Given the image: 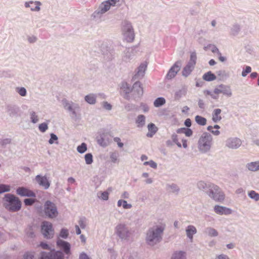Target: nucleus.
Wrapping results in <instances>:
<instances>
[{"label": "nucleus", "instance_id": "obj_1", "mask_svg": "<svg viewBox=\"0 0 259 259\" xmlns=\"http://www.w3.org/2000/svg\"><path fill=\"white\" fill-rule=\"evenodd\" d=\"M163 227H157L155 229L150 230L147 235V242L150 245H153L159 242L161 239Z\"/></svg>", "mask_w": 259, "mask_h": 259}, {"label": "nucleus", "instance_id": "obj_2", "mask_svg": "<svg viewBox=\"0 0 259 259\" xmlns=\"http://www.w3.org/2000/svg\"><path fill=\"white\" fill-rule=\"evenodd\" d=\"M6 201L8 202L7 208L13 211L19 210L21 208V203L19 199L14 195L8 194L5 197Z\"/></svg>", "mask_w": 259, "mask_h": 259}, {"label": "nucleus", "instance_id": "obj_3", "mask_svg": "<svg viewBox=\"0 0 259 259\" xmlns=\"http://www.w3.org/2000/svg\"><path fill=\"white\" fill-rule=\"evenodd\" d=\"M207 193L210 197L217 201H223L225 198L224 193L218 186L214 185L209 186V191Z\"/></svg>", "mask_w": 259, "mask_h": 259}, {"label": "nucleus", "instance_id": "obj_4", "mask_svg": "<svg viewBox=\"0 0 259 259\" xmlns=\"http://www.w3.org/2000/svg\"><path fill=\"white\" fill-rule=\"evenodd\" d=\"M44 211L47 216L50 218H54L58 215V211L55 205L50 201L45 204Z\"/></svg>", "mask_w": 259, "mask_h": 259}, {"label": "nucleus", "instance_id": "obj_5", "mask_svg": "<svg viewBox=\"0 0 259 259\" xmlns=\"http://www.w3.org/2000/svg\"><path fill=\"white\" fill-rule=\"evenodd\" d=\"M211 138L210 135L204 134L199 140V147L201 150L205 151L210 147Z\"/></svg>", "mask_w": 259, "mask_h": 259}, {"label": "nucleus", "instance_id": "obj_6", "mask_svg": "<svg viewBox=\"0 0 259 259\" xmlns=\"http://www.w3.org/2000/svg\"><path fill=\"white\" fill-rule=\"evenodd\" d=\"M123 31L126 40L127 42L133 41L135 38V34L131 24L127 22H124Z\"/></svg>", "mask_w": 259, "mask_h": 259}, {"label": "nucleus", "instance_id": "obj_7", "mask_svg": "<svg viewBox=\"0 0 259 259\" xmlns=\"http://www.w3.org/2000/svg\"><path fill=\"white\" fill-rule=\"evenodd\" d=\"M41 232L45 237L47 238H52L54 235V230L51 223L44 222L41 226Z\"/></svg>", "mask_w": 259, "mask_h": 259}, {"label": "nucleus", "instance_id": "obj_8", "mask_svg": "<svg viewBox=\"0 0 259 259\" xmlns=\"http://www.w3.org/2000/svg\"><path fill=\"white\" fill-rule=\"evenodd\" d=\"M40 259H63V255L62 252L53 250L49 253L42 252Z\"/></svg>", "mask_w": 259, "mask_h": 259}, {"label": "nucleus", "instance_id": "obj_9", "mask_svg": "<svg viewBox=\"0 0 259 259\" xmlns=\"http://www.w3.org/2000/svg\"><path fill=\"white\" fill-rule=\"evenodd\" d=\"M120 0H108L103 3L100 6V11L102 13H105L109 10L111 6H114L116 3Z\"/></svg>", "mask_w": 259, "mask_h": 259}, {"label": "nucleus", "instance_id": "obj_10", "mask_svg": "<svg viewBox=\"0 0 259 259\" xmlns=\"http://www.w3.org/2000/svg\"><path fill=\"white\" fill-rule=\"evenodd\" d=\"M181 67V62H177L174 66L170 69L169 71L167 74L166 77L168 79H171L174 78L178 72L180 70Z\"/></svg>", "mask_w": 259, "mask_h": 259}, {"label": "nucleus", "instance_id": "obj_11", "mask_svg": "<svg viewBox=\"0 0 259 259\" xmlns=\"http://www.w3.org/2000/svg\"><path fill=\"white\" fill-rule=\"evenodd\" d=\"M36 181L40 186L47 189L50 187V184L46 177L37 175L35 178Z\"/></svg>", "mask_w": 259, "mask_h": 259}, {"label": "nucleus", "instance_id": "obj_12", "mask_svg": "<svg viewBox=\"0 0 259 259\" xmlns=\"http://www.w3.org/2000/svg\"><path fill=\"white\" fill-rule=\"evenodd\" d=\"M116 233L121 238H126L128 236V232L125 226L119 225L116 227Z\"/></svg>", "mask_w": 259, "mask_h": 259}, {"label": "nucleus", "instance_id": "obj_13", "mask_svg": "<svg viewBox=\"0 0 259 259\" xmlns=\"http://www.w3.org/2000/svg\"><path fill=\"white\" fill-rule=\"evenodd\" d=\"M17 193L22 196L34 197L35 194L28 189L19 187L17 189Z\"/></svg>", "mask_w": 259, "mask_h": 259}, {"label": "nucleus", "instance_id": "obj_14", "mask_svg": "<svg viewBox=\"0 0 259 259\" xmlns=\"http://www.w3.org/2000/svg\"><path fill=\"white\" fill-rule=\"evenodd\" d=\"M241 144V141L238 138H230L227 141V145L231 148H237Z\"/></svg>", "mask_w": 259, "mask_h": 259}, {"label": "nucleus", "instance_id": "obj_15", "mask_svg": "<svg viewBox=\"0 0 259 259\" xmlns=\"http://www.w3.org/2000/svg\"><path fill=\"white\" fill-rule=\"evenodd\" d=\"M214 210L215 213L221 215L229 214L232 212V210L230 208L219 205H215L214 207Z\"/></svg>", "mask_w": 259, "mask_h": 259}, {"label": "nucleus", "instance_id": "obj_16", "mask_svg": "<svg viewBox=\"0 0 259 259\" xmlns=\"http://www.w3.org/2000/svg\"><path fill=\"white\" fill-rule=\"evenodd\" d=\"M57 243V245L62 249L66 254L69 253L70 249L69 243L61 240H58Z\"/></svg>", "mask_w": 259, "mask_h": 259}, {"label": "nucleus", "instance_id": "obj_17", "mask_svg": "<svg viewBox=\"0 0 259 259\" xmlns=\"http://www.w3.org/2000/svg\"><path fill=\"white\" fill-rule=\"evenodd\" d=\"M133 91L138 96H141L143 94V89L140 82H136L134 83Z\"/></svg>", "mask_w": 259, "mask_h": 259}, {"label": "nucleus", "instance_id": "obj_18", "mask_svg": "<svg viewBox=\"0 0 259 259\" xmlns=\"http://www.w3.org/2000/svg\"><path fill=\"white\" fill-rule=\"evenodd\" d=\"M148 133L147 134L148 137H152L158 131V128L154 123H151L148 125Z\"/></svg>", "mask_w": 259, "mask_h": 259}, {"label": "nucleus", "instance_id": "obj_19", "mask_svg": "<svg viewBox=\"0 0 259 259\" xmlns=\"http://www.w3.org/2000/svg\"><path fill=\"white\" fill-rule=\"evenodd\" d=\"M40 3L39 2H30L25 3V6L26 7H29L32 11H38L40 10Z\"/></svg>", "mask_w": 259, "mask_h": 259}, {"label": "nucleus", "instance_id": "obj_20", "mask_svg": "<svg viewBox=\"0 0 259 259\" xmlns=\"http://www.w3.org/2000/svg\"><path fill=\"white\" fill-rule=\"evenodd\" d=\"M221 112L222 110L220 109H215L213 110L212 119L214 122H218L222 119Z\"/></svg>", "mask_w": 259, "mask_h": 259}, {"label": "nucleus", "instance_id": "obj_21", "mask_svg": "<svg viewBox=\"0 0 259 259\" xmlns=\"http://www.w3.org/2000/svg\"><path fill=\"white\" fill-rule=\"evenodd\" d=\"M217 77L211 71H208L204 73L202 76L203 80L207 81H213L216 79Z\"/></svg>", "mask_w": 259, "mask_h": 259}, {"label": "nucleus", "instance_id": "obj_22", "mask_svg": "<svg viewBox=\"0 0 259 259\" xmlns=\"http://www.w3.org/2000/svg\"><path fill=\"white\" fill-rule=\"evenodd\" d=\"M196 233V229L193 226H189L186 229L187 236L192 240L193 235Z\"/></svg>", "mask_w": 259, "mask_h": 259}, {"label": "nucleus", "instance_id": "obj_23", "mask_svg": "<svg viewBox=\"0 0 259 259\" xmlns=\"http://www.w3.org/2000/svg\"><path fill=\"white\" fill-rule=\"evenodd\" d=\"M247 167L249 170L257 171L259 170V161L252 162L248 163Z\"/></svg>", "mask_w": 259, "mask_h": 259}, {"label": "nucleus", "instance_id": "obj_24", "mask_svg": "<svg viewBox=\"0 0 259 259\" xmlns=\"http://www.w3.org/2000/svg\"><path fill=\"white\" fill-rule=\"evenodd\" d=\"M221 89H222V94L230 97L232 95L231 90L229 87L223 84H221Z\"/></svg>", "mask_w": 259, "mask_h": 259}, {"label": "nucleus", "instance_id": "obj_25", "mask_svg": "<svg viewBox=\"0 0 259 259\" xmlns=\"http://www.w3.org/2000/svg\"><path fill=\"white\" fill-rule=\"evenodd\" d=\"M220 128V126L218 125H215L214 126H208L207 127L208 131L211 132L213 135L215 136H218L220 134V132L219 131H218V129Z\"/></svg>", "mask_w": 259, "mask_h": 259}, {"label": "nucleus", "instance_id": "obj_26", "mask_svg": "<svg viewBox=\"0 0 259 259\" xmlns=\"http://www.w3.org/2000/svg\"><path fill=\"white\" fill-rule=\"evenodd\" d=\"M165 103V100L163 97L157 98L154 102V106L155 107H159Z\"/></svg>", "mask_w": 259, "mask_h": 259}, {"label": "nucleus", "instance_id": "obj_27", "mask_svg": "<svg viewBox=\"0 0 259 259\" xmlns=\"http://www.w3.org/2000/svg\"><path fill=\"white\" fill-rule=\"evenodd\" d=\"M118 207L122 206L124 209H129L132 207V205L128 204L127 201L123 200H119L117 202Z\"/></svg>", "mask_w": 259, "mask_h": 259}, {"label": "nucleus", "instance_id": "obj_28", "mask_svg": "<svg viewBox=\"0 0 259 259\" xmlns=\"http://www.w3.org/2000/svg\"><path fill=\"white\" fill-rule=\"evenodd\" d=\"M195 118L196 122L199 125H205L206 124V119L203 117L197 115Z\"/></svg>", "mask_w": 259, "mask_h": 259}, {"label": "nucleus", "instance_id": "obj_29", "mask_svg": "<svg viewBox=\"0 0 259 259\" xmlns=\"http://www.w3.org/2000/svg\"><path fill=\"white\" fill-rule=\"evenodd\" d=\"M145 122V117L143 115H140L138 116L136 123L138 124V126L141 127L143 126Z\"/></svg>", "mask_w": 259, "mask_h": 259}, {"label": "nucleus", "instance_id": "obj_30", "mask_svg": "<svg viewBox=\"0 0 259 259\" xmlns=\"http://www.w3.org/2000/svg\"><path fill=\"white\" fill-rule=\"evenodd\" d=\"M193 66L189 64L187 65L183 70V75L187 76L192 71Z\"/></svg>", "mask_w": 259, "mask_h": 259}, {"label": "nucleus", "instance_id": "obj_31", "mask_svg": "<svg viewBox=\"0 0 259 259\" xmlns=\"http://www.w3.org/2000/svg\"><path fill=\"white\" fill-rule=\"evenodd\" d=\"M146 67L147 65L146 64H141L138 68V75L139 76H143Z\"/></svg>", "mask_w": 259, "mask_h": 259}, {"label": "nucleus", "instance_id": "obj_32", "mask_svg": "<svg viewBox=\"0 0 259 259\" xmlns=\"http://www.w3.org/2000/svg\"><path fill=\"white\" fill-rule=\"evenodd\" d=\"M85 100L89 104H94L96 102V98L93 95H89L85 97Z\"/></svg>", "mask_w": 259, "mask_h": 259}, {"label": "nucleus", "instance_id": "obj_33", "mask_svg": "<svg viewBox=\"0 0 259 259\" xmlns=\"http://www.w3.org/2000/svg\"><path fill=\"white\" fill-rule=\"evenodd\" d=\"M171 259H185L184 253L182 251L176 252Z\"/></svg>", "mask_w": 259, "mask_h": 259}, {"label": "nucleus", "instance_id": "obj_34", "mask_svg": "<svg viewBox=\"0 0 259 259\" xmlns=\"http://www.w3.org/2000/svg\"><path fill=\"white\" fill-rule=\"evenodd\" d=\"M248 195L251 198L254 199L255 201L259 200V194L254 191H250L248 193Z\"/></svg>", "mask_w": 259, "mask_h": 259}, {"label": "nucleus", "instance_id": "obj_35", "mask_svg": "<svg viewBox=\"0 0 259 259\" xmlns=\"http://www.w3.org/2000/svg\"><path fill=\"white\" fill-rule=\"evenodd\" d=\"M206 233L210 236H217L218 235V233L217 230L211 228H207L206 230Z\"/></svg>", "mask_w": 259, "mask_h": 259}, {"label": "nucleus", "instance_id": "obj_36", "mask_svg": "<svg viewBox=\"0 0 259 259\" xmlns=\"http://www.w3.org/2000/svg\"><path fill=\"white\" fill-rule=\"evenodd\" d=\"M77 151L80 153L85 152L87 150L86 144L84 143H82L80 145L77 147Z\"/></svg>", "mask_w": 259, "mask_h": 259}, {"label": "nucleus", "instance_id": "obj_37", "mask_svg": "<svg viewBox=\"0 0 259 259\" xmlns=\"http://www.w3.org/2000/svg\"><path fill=\"white\" fill-rule=\"evenodd\" d=\"M10 190V186L8 185H0V193L8 192Z\"/></svg>", "mask_w": 259, "mask_h": 259}, {"label": "nucleus", "instance_id": "obj_38", "mask_svg": "<svg viewBox=\"0 0 259 259\" xmlns=\"http://www.w3.org/2000/svg\"><path fill=\"white\" fill-rule=\"evenodd\" d=\"M84 158L87 164H90L93 162V156L91 153L85 154Z\"/></svg>", "mask_w": 259, "mask_h": 259}, {"label": "nucleus", "instance_id": "obj_39", "mask_svg": "<svg viewBox=\"0 0 259 259\" xmlns=\"http://www.w3.org/2000/svg\"><path fill=\"white\" fill-rule=\"evenodd\" d=\"M24 259H34V256L33 252H27L23 255Z\"/></svg>", "mask_w": 259, "mask_h": 259}, {"label": "nucleus", "instance_id": "obj_40", "mask_svg": "<svg viewBox=\"0 0 259 259\" xmlns=\"http://www.w3.org/2000/svg\"><path fill=\"white\" fill-rule=\"evenodd\" d=\"M208 48H209L213 53H217L218 55H221V53L219 52L218 49L214 45H209L207 46Z\"/></svg>", "mask_w": 259, "mask_h": 259}, {"label": "nucleus", "instance_id": "obj_41", "mask_svg": "<svg viewBox=\"0 0 259 259\" xmlns=\"http://www.w3.org/2000/svg\"><path fill=\"white\" fill-rule=\"evenodd\" d=\"M38 128L40 132L44 133L48 129V124L46 123H42L39 124Z\"/></svg>", "mask_w": 259, "mask_h": 259}, {"label": "nucleus", "instance_id": "obj_42", "mask_svg": "<svg viewBox=\"0 0 259 259\" xmlns=\"http://www.w3.org/2000/svg\"><path fill=\"white\" fill-rule=\"evenodd\" d=\"M196 55L195 53H192L191 55L190 64L194 66L196 63Z\"/></svg>", "mask_w": 259, "mask_h": 259}, {"label": "nucleus", "instance_id": "obj_43", "mask_svg": "<svg viewBox=\"0 0 259 259\" xmlns=\"http://www.w3.org/2000/svg\"><path fill=\"white\" fill-rule=\"evenodd\" d=\"M68 235V230L65 229H63L61 230L60 233V236L61 237L65 238L67 237Z\"/></svg>", "mask_w": 259, "mask_h": 259}, {"label": "nucleus", "instance_id": "obj_44", "mask_svg": "<svg viewBox=\"0 0 259 259\" xmlns=\"http://www.w3.org/2000/svg\"><path fill=\"white\" fill-rule=\"evenodd\" d=\"M34 202V199L27 198L24 200V203L26 205H31Z\"/></svg>", "mask_w": 259, "mask_h": 259}, {"label": "nucleus", "instance_id": "obj_45", "mask_svg": "<svg viewBox=\"0 0 259 259\" xmlns=\"http://www.w3.org/2000/svg\"><path fill=\"white\" fill-rule=\"evenodd\" d=\"M251 71V68L250 66H246L245 69L242 72V75L246 76L247 74L250 73Z\"/></svg>", "mask_w": 259, "mask_h": 259}, {"label": "nucleus", "instance_id": "obj_46", "mask_svg": "<svg viewBox=\"0 0 259 259\" xmlns=\"http://www.w3.org/2000/svg\"><path fill=\"white\" fill-rule=\"evenodd\" d=\"M144 164L145 165H149L151 167L153 168H156L157 167V164L154 162L153 161H146L144 163Z\"/></svg>", "mask_w": 259, "mask_h": 259}, {"label": "nucleus", "instance_id": "obj_47", "mask_svg": "<svg viewBox=\"0 0 259 259\" xmlns=\"http://www.w3.org/2000/svg\"><path fill=\"white\" fill-rule=\"evenodd\" d=\"M109 198V192H103L101 193V198L104 200H107Z\"/></svg>", "mask_w": 259, "mask_h": 259}, {"label": "nucleus", "instance_id": "obj_48", "mask_svg": "<svg viewBox=\"0 0 259 259\" xmlns=\"http://www.w3.org/2000/svg\"><path fill=\"white\" fill-rule=\"evenodd\" d=\"M31 119L33 123H36L38 121V117L35 112H32L31 114Z\"/></svg>", "mask_w": 259, "mask_h": 259}, {"label": "nucleus", "instance_id": "obj_49", "mask_svg": "<svg viewBox=\"0 0 259 259\" xmlns=\"http://www.w3.org/2000/svg\"><path fill=\"white\" fill-rule=\"evenodd\" d=\"M18 92L21 96H25L26 94V89L24 88L18 89Z\"/></svg>", "mask_w": 259, "mask_h": 259}, {"label": "nucleus", "instance_id": "obj_50", "mask_svg": "<svg viewBox=\"0 0 259 259\" xmlns=\"http://www.w3.org/2000/svg\"><path fill=\"white\" fill-rule=\"evenodd\" d=\"M198 187L200 190H203L206 187V184L204 182L200 181L198 183Z\"/></svg>", "mask_w": 259, "mask_h": 259}, {"label": "nucleus", "instance_id": "obj_51", "mask_svg": "<svg viewBox=\"0 0 259 259\" xmlns=\"http://www.w3.org/2000/svg\"><path fill=\"white\" fill-rule=\"evenodd\" d=\"M172 139L173 141L179 147H181V144L180 143H179L178 141L177 138V135H172Z\"/></svg>", "mask_w": 259, "mask_h": 259}, {"label": "nucleus", "instance_id": "obj_52", "mask_svg": "<svg viewBox=\"0 0 259 259\" xmlns=\"http://www.w3.org/2000/svg\"><path fill=\"white\" fill-rule=\"evenodd\" d=\"M114 141L116 142L118 144V146L121 148L123 146V144L121 142V140L119 138L115 137L114 138Z\"/></svg>", "mask_w": 259, "mask_h": 259}, {"label": "nucleus", "instance_id": "obj_53", "mask_svg": "<svg viewBox=\"0 0 259 259\" xmlns=\"http://www.w3.org/2000/svg\"><path fill=\"white\" fill-rule=\"evenodd\" d=\"M79 224L80 227L82 229H84L85 227V219H83V218L80 219V220L79 221Z\"/></svg>", "mask_w": 259, "mask_h": 259}, {"label": "nucleus", "instance_id": "obj_54", "mask_svg": "<svg viewBox=\"0 0 259 259\" xmlns=\"http://www.w3.org/2000/svg\"><path fill=\"white\" fill-rule=\"evenodd\" d=\"M57 137L54 134H51V139L49 140V143L52 144L54 140H57Z\"/></svg>", "mask_w": 259, "mask_h": 259}, {"label": "nucleus", "instance_id": "obj_55", "mask_svg": "<svg viewBox=\"0 0 259 259\" xmlns=\"http://www.w3.org/2000/svg\"><path fill=\"white\" fill-rule=\"evenodd\" d=\"M185 135L187 137H190L192 135V131L189 128H186L185 130Z\"/></svg>", "mask_w": 259, "mask_h": 259}, {"label": "nucleus", "instance_id": "obj_56", "mask_svg": "<svg viewBox=\"0 0 259 259\" xmlns=\"http://www.w3.org/2000/svg\"><path fill=\"white\" fill-rule=\"evenodd\" d=\"M221 88V85L215 88L214 90V94L219 95L220 94H222V89Z\"/></svg>", "mask_w": 259, "mask_h": 259}, {"label": "nucleus", "instance_id": "obj_57", "mask_svg": "<svg viewBox=\"0 0 259 259\" xmlns=\"http://www.w3.org/2000/svg\"><path fill=\"white\" fill-rule=\"evenodd\" d=\"M111 159H112V161L115 162L117 158V155L116 153H112L110 156Z\"/></svg>", "mask_w": 259, "mask_h": 259}, {"label": "nucleus", "instance_id": "obj_58", "mask_svg": "<svg viewBox=\"0 0 259 259\" xmlns=\"http://www.w3.org/2000/svg\"><path fill=\"white\" fill-rule=\"evenodd\" d=\"M185 125L187 127H190L191 126V120L190 118H187L185 121Z\"/></svg>", "mask_w": 259, "mask_h": 259}, {"label": "nucleus", "instance_id": "obj_59", "mask_svg": "<svg viewBox=\"0 0 259 259\" xmlns=\"http://www.w3.org/2000/svg\"><path fill=\"white\" fill-rule=\"evenodd\" d=\"M103 106L107 110H110L111 109V105L107 102H104L103 104Z\"/></svg>", "mask_w": 259, "mask_h": 259}, {"label": "nucleus", "instance_id": "obj_60", "mask_svg": "<svg viewBox=\"0 0 259 259\" xmlns=\"http://www.w3.org/2000/svg\"><path fill=\"white\" fill-rule=\"evenodd\" d=\"M80 259H90L89 256L84 253H82L79 256Z\"/></svg>", "mask_w": 259, "mask_h": 259}, {"label": "nucleus", "instance_id": "obj_61", "mask_svg": "<svg viewBox=\"0 0 259 259\" xmlns=\"http://www.w3.org/2000/svg\"><path fill=\"white\" fill-rule=\"evenodd\" d=\"M40 245L43 249H48L49 248L48 245L45 243L42 242L40 243Z\"/></svg>", "mask_w": 259, "mask_h": 259}, {"label": "nucleus", "instance_id": "obj_62", "mask_svg": "<svg viewBox=\"0 0 259 259\" xmlns=\"http://www.w3.org/2000/svg\"><path fill=\"white\" fill-rule=\"evenodd\" d=\"M186 128H184V127H183V128H179L177 130V133H183V134H185V130Z\"/></svg>", "mask_w": 259, "mask_h": 259}, {"label": "nucleus", "instance_id": "obj_63", "mask_svg": "<svg viewBox=\"0 0 259 259\" xmlns=\"http://www.w3.org/2000/svg\"><path fill=\"white\" fill-rule=\"evenodd\" d=\"M76 233L77 235H79L81 233L80 229L78 226H75Z\"/></svg>", "mask_w": 259, "mask_h": 259}, {"label": "nucleus", "instance_id": "obj_64", "mask_svg": "<svg viewBox=\"0 0 259 259\" xmlns=\"http://www.w3.org/2000/svg\"><path fill=\"white\" fill-rule=\"evenodd\" d=\"M218 259H229V258L224 255H220L218 256Z\"/></svg>", "mask_w": 259, "mask_h": 259}]
</instances>
